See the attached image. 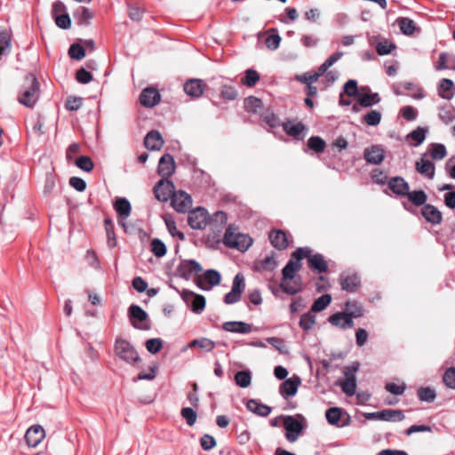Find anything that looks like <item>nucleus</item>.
<instances>
[{"label": "nucleus", "mask_w": 455, "mask_h": 455, "mask_svg": "<svg viewBox=\"0 0 455 455\" xmlns=\"http://www.w3.org/2000/svg\"><path fill=\"white\" fill-rule=\"evenodd\" d=\"M438 115L443 122L448 124L455 118V109L451 105L446 104L439 108Z\"/></svg>", "instance_id": "de8ad7c7"}, {"label": "nucleus", "mask_w": 455, "mask_h": 455, "mask_svg": "<svg viewBox=\"0 0 455 455\" xmlns=\"http://www.w3.org/2000/svg\"><path fill=\"white\" fill-rule=\"evenodd\" d=\"M157 173L162 177L161 180L171 181V154L165 153L159 160Z\"/></svg>", "instance_id": "7c9ffc66"}, {"label": "nucleus", "mask_w": 455, "mask_h": 455, "mask_svg": "<svg viewBox=\"0 0 455 455\" xmlns=\"http://www.w3.org/2000/svg\"><path fill=\"white\" fill-rule=\"evenodd\" d=\"M331 297L330 294H323L318 299L315 300L313 303L310 311L313 313L315 312H320L325 309L331 303Z\"/></svg>", "instance_id": "c03bdc74"}, {"label": "nucleus", "mask_w": 455, "mask_h": 455, "mask_svg": "<svg viewBox=\"0 0 455 455\" xmlns=\"http://www.w3.org/2000/svg\"><path fill=\"white\" fill-rule=\"evenodd\" d=\"M387 185L389 189L398 196H405L410 189L408 182L400 176L391 178Z\"/></svg>", "instance_id": "6ab92c4d"}, {"label": "nucleus", "mask_w": 455, "mask_h": 455, "mask_svg": "<svg viewBox=\"0 0 455 455\" xmlns=\"http://www.w3.org/2000/svg\"><path fill=\"white\" fill-rule=\"evenodd\" d=\"M45 437V432L40 425L30 427L25 435V439L28 446L36 447Z\"/></svg>", "instance_id": "2eb2a0df"}, {"label": "nucleus", "mask_w": 455, "mask_h": 455, "mask_svg": "<svg viewBox=\"0 0 455 455\" xmlns=\"http://www.w3.org/2000/svg\"><path fill=\"white\" fill-rule=\"evenodd\" d=\"M235 381L240 387H248L251 383V373L250 371H240L235 375Z\"/></svg>", "instance_id": "79ce46f5"}, {"label": "nucleus", "mask_w": 455, "mask_h": 455, "mask_svg": "<svg viewBox=\"0 0 455 455\" xmlns=\"http://www.w3.org/2000/svg\"><path fill=\"white\" fill-rule=\"evenodd\" d=\"M68 54L72 59L80 60L85 56V51L79 44H74L70 46Z\"/></svg>", "instance_id": "338daca9"}, {"label": "nucleus", "mask_w": 455, "mask_h": 455, "mask_svg": "<svg viewBox=\"0 0 455 455\" xmlns=\"http://www.w3.org/2000/svg\"><path fill=\"white\" fill-rule=\"evenodd\" d=\"M447 152L443 144H434L430 149L431 157L435 160H442L445 157Z\"/></svg>", "instance_id": "0e129e2a"}, {"label": "nucleus", "mask_w": 455, "mask_h": 455, "mask_svg": "<svg viewBox=\"0 0 455 455\" xmlns=\"http://www.w3.org/2000/svg\"><path fill=\"white\" fill-rule=\"evenodd\" d=\"M328 322L336 327H339L342 330L351 329L354 327V320L348 317L346 314L342 312L335 313L329 316Z\"/></svg>", "instance_id": "412c9836"}, {"label": "nucleus", "mask_w": 455, "mask_h": 455, "mask_svg": "<svg viewBox=\"0 0 455 455\" xmlns=\"http://www.w3.org/2000/svg\"><path fill=\"white\" fill-rule=\"evenodd\" d=\"M238 96L236 89L229 84H224L220 88V97L226 100H235Z\"/></svg>", "instance_id": "4d7b16f0"}, {"label": "nucleus", "mask_w": 455, "mask_h": 455, "mask_svg": "<svg viewBox=\"0 0 455 455\" xmlns=\"http://www.w3.org/2000/svg\"><path fill=\"white\" fill-rule=\"evenodd\" d=\"M154 195L159 202H168L171 199V181L160 180L154 187Z\"/></svg>", "instance_id": "dca6fc26"}, {"label": "nucleus", "mask_w": 455, "mask_h": 455, "mask_svg": "<svg viewBox=\"0 0 455 455\" xmlns=\"http://www.w3.org/2000/svg\"><path fill=\"white\" fill-rule=\"evenodd\" d=\"M115 352L120 359L131 364L140 360V356L133 346L124 339H116Z\"/></svg>", "instance_id": "39448f33"}, {"label": "nucleus", "mask_w": 455, "mask_h": 455, "mask_svg": "<svg viewBox=\"0 0 455 455\" xmlns=\"http://www.w3.org/2000/svg\"><path fill=\"white\" fill-rule=\"evenodd\" d=\"M188 221L193 229H204L209 224V214L204 208L197 207L188 212Z\"/></svg>", "instance_id": "9b49d317"}, {"label": "nucleus", "mask_w": 455, "mask_h": 455, "mask_svg": "<svg viewBox=\"0 0 455 455\" xmlns=\"http://www.w3.org/2000/svg\"><path fill=\"white\" fill-rule=\"evenodd\" d=\"M455 92V86L451 79L443 78L439 83L438 93L445 100H451Z\"/></svg>", "instance_id": "f704fd0d"}, {"label": "nucleus", "mask_w": 455, "mask_h": 455, "mask_svg": "<svg viewBox=\"0 0 455 455\" xmlns=\"http://www.w3.org/2000/svg\"><path fill=\"white\" fill-rule=\"evenodd\" d=\"M280 286L283 292L289 295H294L301 291L302 290V282L301 278L298 276V279H282L280 283Z\"/></svg>", "instance_id": "c85d7f7f"}, {"label": "nucleus", "mask_w": 455, "mask_h": 455, "mask_svg": "<svg viewBox=\"0 0 455 455\" xmlns=\"http://www.w3.org/2000/svg\"><path fill=\"white\" fill-rule=\"evenodd\" d=\"M244 108L249 113L257 114L263 108V104L259 98L251 96L244 100Z\"/></svg>", "instance_id": "4c0bfd02"}, {"label": "nucleus", "mask_w": 455, "mask_h": 455, "mask_svg": "<svg viewBox=\"0 0 455 455\" xmlns=\"http://www.w3.org/2000/svg\"><path fill=\"white\" fill-rule=\"evenodd\" d=\"M246 408L256 415L267 417L270 414L272 409L268 405L259 403L255 399H250L246 403Z\"/></svg>", "instance_id": "473e14b6"}, {"label": "nucleus", "mask_w": 455, "mask_h": 455, "mask_svg": "<svg viewBox=\"0 0 455 455\" xmlns=\"http://www.w3.org/2000/svg\"><path fill=\"white\" fill-rule=\"evenodd\" d=\"M416 171L422 176L433 180L435 177V164L428 159L422 157L419 161L416 162Z\"/></svg>", "instance_id": "a878e982"}, {"label": "nucleus", "mask_w": 455, "mask_h": 455, "mask_svg": "<svg viewBox=\"0 0 455 455\" xmlns=\"http://www.w3.org/2000/svg\"><path fill=\"white\" fill-rule=\"evenodd\" d=\"M311 249L308 247L298 248L291 253V257L282 270V279H298L296 273L301 268V259L307 257L311 253Z\"/></svg>", "instance_id": "7ed1b4c3"}, {"label": "nucleus", "mask_w": 455, "mask_h": 455, "mask_svg": "<svg viewBox=\"0 0 455 455\" xmlns=\"http://www.w3.org/2000/svg\"><path fill=\"white\" fill-rule=\"evenodd\" d=\"M284 132L298 140H303L306 135V126L301 122H287L283 124Z\"/></svg>", "instance_id": "4be33fe9"}, {"label": "nucleus", "mask_w": 455, "mask_h": 455, "mask_svg": "<svg viewBox=\"0 0 455 455\" xmlns=\"http://www.w3.org/2000/svg\"><path fill=\"white\" fill-rule=\"evenodd\" d=\"M259 80V75L258 72L250 68L245 71V76L242 78V83L248 87H252Z\"/></svg>", "instance_id": "864d4df0"}, {"label": "nucleus", "mask_w": 455, "mask_h": 455, "mask_svg": "<svg viewBox=\"0 0 455 455\" xmlns=\"http://www.w3.org/2000/svg\"><path fill=\"white\" fill-rule=\"evenodd\" d=\"M382 421L399 422L405 419L404 413L401 410H382Z\"/></svg>", "instance_id": "e433bc0d"}, {"label": "nucleus", "mask_w": 455, "mask_h": 455, "mask_svg": "<svg viewBox=\"0 0 455 455\" xmlns=\"http://www.w3.org/2000/svg\"><path fill=\"white\" fill-rule=\"evenodd\" d=\"M223 243L229 248L245 251L252 244V239L245 234L240 233L236 228L228 226L223 236Z\"/></svg>", "instance_id": "f03ea898"}, {"label": "nucleus", "mask_w": 455, "mask_h": 455, "mask_svg": "<svg viewBox=\"0 0 455 455\" xmlns=\"http://www.w3.org/2000/svg\"><path fill=\"white\" fill-rule=\"evenodd\" d=\"M422 215L427 221L432 224H439L442 221L441 212L431 204H425L423 206Z\"/></svg>", "instance_id": "2f4dec72"}, {"label": "nucleus", "mask_w": 455, "mask_h": 455, "mask_svg": "<svg viewBox=\"0 0 455 455\" xmlns=\"http://www.w3.org/2000/svg\"><path fill=\"white\" fill-rule=\"evenodd\" d=\"M11 50V35L7 30H0V55H6Z\"/></svg>", "instance_id": "49530a36"}, {"label": "nucleus", "mask_w": 455, "mask_h": 455, "mask_svg": "<svg viewBox=\"0 0 455 455\" xmlns=\"http://www.w3.org/2000/svg\"><path fill=\"white\" fill-rule=\"evenodd\" d=\"M417 395L421 402L432 403L436 397V393L434 388L426 387L419 388Z\"/></svg>", "instance_id": "37998d69"}, {"label": "nucleus", "mask_w": 455, "mask_h": 455, "mask_svg": "<svg viewBox=\"0 0 455 455\" xmlns=\"http://www.w3.org/2000/svg\"><path fill=\"white\" fill-rule=\"evenodd\" d=\"M301 380L299 377L293 375L290 379H286L280 386V394L284 398L288 396H293L298 391V387L300 385Z\"/></svg>", "instance_id": "a211bd4d"}, {"label": "nucleus", "mask_w": 455, "mask_h": 455, "mask_svg": "<svg viewBox=\"0 0 455 455\" xmlns=\"http://www.w3.org/2000/svg\"><path fill=\"white\" fill-rule=\"evenodd\" d=\"M220 274L214 269H209L202 276H196V284L204 291H209L212 286L218 285L220 282Z\"/></svg>", "instance_id": "f8f14e48"}, {"label": "nucleus", "mask_w": 455, "mask_h": 455, "mask_svg": "<svg viewBox=\"0 0 455 455\" xmlns=\"http://www.w3.org/2000/svg\"><path fill=\"white\" fill-rule=\"evenodd\" d=\"M202 271L201 265L196 260H181L177 266L175 275L186 280L192 279Z\"/></svg>", "instance_id": "6e6552de"}, {"label": "nucleus", "mask_w": 455, "mask_h": 455, "mask_svg": "<svg viewBox=\"0 0 455 455\" xmlns=\"http://www.w3.org/2000/svg\"><path fill=\"white\" fill-rule=\"evenodd\" d=\"M222 329L228 332L247 334L252 331V326L250 323H247L244 322L233 321V322H225L222 324Z\"/></svg>", "instance_id": "5701e85b"}, {"label": "nucleus", "mask_w": 455, "mask_h": 455, "mask_svg": "<svg viewBox=\"0 0 455 455\" xmlns=\"http://www.w3.org/2000/svg\"><path fill=\"white\" fill-rule=\"evenodd\" d=\"M227 221V213L222 211L215 212L212 216L209 215V224L215 225L216 227L223 226Z\"/></svg>", "instance_id": "bf43d9fd"}, {"label": "nucleus", "mask_w": 455, "mask_h": 455, "mask_svg": "<svg viewBox=\"0 0 455 455\" xmlns=\"http://www.w3.org/2000/svg\"><path fill=\"white\" fill-rule=\"evenodd\" d=\"M151 251L155 256L162 257L166 253V246L161 240L155 238L151 242Z\"/></svg>", "instance_id": "69168bd1"}, {"label": "nucleus", "mask_w": 455, "mask_h": 455, "mask_svg": "<svg viewBox=\"0 0 455 455\" xmlns=\"http://www.w3.org/2000/svg\"><path fill=\"white\" fill-rule=\"evenodd\" d=\"M379 101H380V97H379V93H377V92L364 93V94L360 95L358 98L359 105L363 108H370L373 105L379 103Z\"/></svg>", "instance_id": "58836bf2"}, {"label": "nucleus", "mask_w": 455, "mask_h": 455, "mask_svg": "<svg viewBox=\"0 0 455 455\" xmlns=\"http://www.w3.org/2000/svg\"><path fill=\"white\" fill-rule=\"evenodd\" d=\"M343 313L353 320L354 318H358L363 315V307L361 304L356 301H347Z\"/></svg>", "instance_id": "c9c22d12"}, {"label": "nucleus", "mask_w": 455, "mask_h": 455, "mask_svg": "<svg viewBox=\"0 0 455 455\" xmlns=\"http://www.w3.org/2000/svg\"><path fill=\"white\" fill-rule=\"evenodd\" d=\"M277 267L275 259V253L272 252L270 255L266 256L264 259L255 262V270L261 271H273Z\"/></svg>", "instance_id": "c756f323"}, {"label": "nucleus", "mask_w": 455, "mask_h": 455, "mask_svg": "<svg viewBox=\"0 0 455 455\" xmlns=\"http://www.w3.org/2000/svg\"><path fill=\"white\" fill-rule=\"evenodd\" d=\"M76 164L78 168L87 172H91L93 169V163L92 159L88 156H79L76 161Z\"/></svg>", "instance_id": "774afa93"}, {"label": "nucleus", "mask_w": 455, "mask_h": 455, "mask_svg": "<svg viewBox=\"0 0 455 455\" xmlns=\"http://www.w3.org/2000/svg\"><path fill=\"white\" fill-rule=\"evenodd\" d=\"M206 84L202 79L192 78L184 84L185 93L194 99L200 98L206 90Z\"/></svg>", "instance_id": "4468645a"}, {"label": "nucleus", "mask_w": 455, "mask_h": 455, "mask_svg": "<svg viewBox=\"0 0 455 455\" xmlns=\"http://www.w3.org/2000/svg\"><path fill=\"white\" fill-rule=\"evenodd\" d=\"M337 384L340 386L341 390L347 396H353L356 391V381H350L339 379Z\"/></svg>", "instance_id": "603ef678"}, {"label": "nucleus", "mask_w": 455, "mask_h": 455, "mask_svg": "<svg viewBox=\"0 0 455 455\" xmlns=\"http://www.w3.org/2000/svg\"><path fill=\"white\" fill-rule=\"evenodd\" d=\"M128 317L131 324L140 330H148V315L147 312L138 305L132 304L128 308Z\"/></svg>", "instance_id": "423d86ee"}, {"label": "nucleus", "mask_w": 455, "mask_h": 455, "mask_svg": "<svg viewBox=\"0 0 455 455\" xmlns=\"http://www.w3.org/2000/svg\"><path fill=\"white\" fill-rule=\"evenodd\" d=\"M307 146L315 152L321 153L324 150L326 144L322 138L318 136H313L308 139Z\"/></svg>", "instance_id": "6e6d98bb"}, {"label": "nucleus", "mask_w": 455, "mask_h": 455, "mask_svg": "<svg viewBox=\"0 0 455 455\" xmlns=\"http://www.w3.org/2000/svg\"><path fill=\"white\" fill-rule=\"evenodd\" d=\"M325 417L329 424L339 426L341 418V410L338 407H331L326 411Z\"/></svg>", "instance_id": "3c124183"}, {"label": "nucleus", "mask_w": 455, "mask_h": 455, "mask_svg": "<svg viewBox=\"0 0 455 455\" xmlns=\"http://www.w3.org/2000/svg\"><path fill=\"white\" fill-rule=\"evenodd\" d=\"M339 283L342 290L348 292H355L360 285V278L357 275H340Z\"/></svg>", "instance_id": "cd10ccee"}, {"label": "nucleus", "mask_w": 455, "mask_h": 455, "mask_svg": "<svg viewBox=\"0 0 455 455\" xmlns=\"http://www.w3.org/2000/svg\"><path fill=\"white\" fill-rule=\"evenodd\" d=\"M40 84L33 74H28L20 86L18 101L28 108H33L39 100Z\"/></svg>", "instance_id": "f257e3e1"}, {"label": "nucleus", "mask_w": 455, "mask_h": 455, "mask_svg": "<svg viewBox=\"0 0 455 455\" xmlns=\"http://www.w3.org/2000/svg\"><path fill=\"white\" fill-rule=\"evenodd\" d=\"M140 101L142 106L152 108L160 101V93L154 88H146L140 93Z\"/></svg>", "instance_id": "f3484780"}, {"label": "nucleus", "mask_w": 455, "mask_h": 455, "mask_svg": "<svg viewBox=\"0 0 455 455\" xmlns=\"http://www.w3.org/2000/svg\"><path fill=\"white\" fill-rule=\"evenodd\" d=\"M244 288V277L242 274L238 273L234 277L231 291L224 297V302L228 305H231L239 301Z\"/></svg>", "instance_id": "9d476101"}, {"label": "nucleus", "mask_w": 455, "mask_h": 455, "mask_svg": "<svg viewBox=\"0 0 455 455\" xmlns=\"http://www.w3.org/2000/svg\"><path fill=\"white\" fill-rule=\"evenodd\" d=\"M307 263L308 267L317 273H324L328 270V264L324 259V257L320 253H315L314 255L308 254Z\"/></svg>", "instance_id": "393cba45"}, {"label": "nucleus", "mask_w": 455, "mask_h": 455, "mask_svg": "<svg viewBox=\"0 0 455 455\" xmlns=\"http://www.w3.org/2000/svg\"><path fill=\"white\" fill-rule=\"evenodd\" d=\"M359 370V363L354 362L350 365H347L343 368V374L345 379L350 381H356V372Z\"/></svg>", "instance_id": "13d9d810"}, {"label": "nucleus", "mask_w": 455, "mask_h": 455, "mask_svg": "<svg viewBox=\"0 0 455 455\" xmlns=\"http://www.w3.org/2000/svg\"><path fill=\"white\" fill-rule=\"evenodd\" d=\"M188 347H198L203 351L211 352L215 347V342L208 338H200L193 339L182 351H186Z\"/></svg>", "instance_id": "72a5a7b5"}, {"label": "nucleus", "mask_w": 455, "mask_h": 455, "mask_svg": "<svg viewBox=\"0 0 455 455\" xmlns=\"http://www.w3.org/2000/svg\"><path fill=\"white\" fill-rule=\"evenodd\" d=\"M427 132V129L423 127H418L409 134V137L415 141L414 146H419L423 143Z\"/></svg>", "instance_id": "052dcab7"}, {"label": "nucleus", "mask_w": 455, "mask_h": 455, "mask_svg": "<svg viewBox=\"0 0 455 455\" xmlns=\"http://www.w3.org/2000/svg\"><path fill=\"white\" fill-rule=\"evenodd\" d=\"M443 380L448 388L455 389V367H451L445 371Z\"/></svg>", "instance_id": "680f3d73"}, {"label": "nucleus", "mask_w": 455, "mask_h": 455, "mask_svg": "<svg viewBox=\"0 0 455 455\" xmlns=\"http://www.w3.org/2000/svg\"><path fill=\"white\" fill-rule=\"evenodd\" d=\"M144 145L149 150H160L164 145V140L157 131H151L146 135Z\"/></svg>", "instance_id": "bb28decb"}, {"label": "nucleus", "mask_w": 455, "mask_h": 455, "mask_svg": "<svg viewBox=\"0 0 455 455\" xmlns=\"http://www.w3.org/2000/svg\"><path fill=\"white\" fill-rule=\"evenodd\" d=\"M397 24H398L400 30L404 35H408V36L412 35L415 31L414 21L412 20H411L410 18H406V17L399 18L397 20Z\"/></svg>", "instance_id": "a18cd8bd"}, {"label": "nucleus", "mask_w": 455, "mask_h": 455, "mask_svg": "<svg viewBox=\"0 0 455 455\" xmlns=\"http://www.w3.org/2000/svg\"><path fill=\"white\" fill-rule=\"evenodd\" d=\"M381 113L378 110H371L363 116V121L370 126H377L381 122Z\"/></svg>", "instance_id": "8fccbe9b"}, {"label": "nucleus", "mask_w": 455, "mask_h": 455, "mask_svg": "<svg viewBox=\"0 0 455 455\" xmlns=\"http://www.w3.org/2000/svg\"><path fill=\"white\" fill-rule=\"evenodd\" d=\"M271 244L277 250L283 251L289 245L288 237L283 230H273L269 233Z\"/></svg>", "instance_id": "b1692460"}, {"label": "nucleus", "mask_w": 455, "mask_h": 455, "mask_svg": "<svg viewBox=\"0 0 455 455\" xmlns=\"http://www.w3.org/2000/svg\"><path fill=\"white\" fill-rule=\"evenodd\" d=\"M192 205L191 196L183 190H175L172 185V209L178 212L186 213L192 209Z\"/></svg>", "instance_id": "0eeeda50"}, {"label": "nucleus", "mask_w": 455, "mask_h": 455, "mask_svg": "<svg viewBox=\"0 0 455 455\" xmlns=\"http://www.w3.org/2000/svg\"><path fill=\"white\" fill-rule=\"evenodd\" d=\"M180 413L189 427L195 425L197 419V415L196 412L192 408L185 407L181 410Z\"/></svg>", "instance_id": "e2e57ef3"}, {"label": "nucleus", "mask_w": 455, "mask_h": 455, "mask_svg": "<svg viewBox=\"0 0 455 455\" xmlns=\"http://www.w3.org/2000/svg\"><path fill=\"white\" fill-rule=\"evenodd\" d=\"M114 208L121 217L118 220V224L126 230V223L124 219L127 218L131 213L132 207L130 202L125 198H117L115 202Z\"/></svg>", "instance_id": "aec40b11"}, {"label": "nucleus", "mask_w": 455, "mask_h": 455, "mask_svg": "<svg viewBox=\"0 0 455 455\" xmlns=\"http://www.w3.org/2000/svg\"><path fill=\"white\" fill-rule=\"evenodd\" d=\"M104 223L108 237V244L110 248H113L116 245V238L114 233L113 221L110 219H106Z\"/></svg>", "instance_id": "5fc2aeb1"}, {"label": "nucleus", "mask_w": 455, "mask_h": 455, "mask_svg": "<svg viewBox=\"0 0 455 455\" xmlns=\"http://www.w3.org/2000/svg\"><path fill=\"white\" fill-rule=\"evenodd\" d=\"M299 324L303 331H310L315 324V315L313 314L312 311H308L303 314L300 317Z\"/></svg>", "instance_id": "a19ab883"}, {"label": "nucleus", "mask_w": 455, "mask_h": 455, "mask_svg": "<svg viewBox=\"0 0 455 455\" xmlns=\"http://www.w3.org/2000/svg\"><path fill=\"white\" fill-rule=\"evenodd\" d=\"M376 52L379 55H387L392 52L393 50L395 49V44L387 39H384L379 41L376 44Z\"/></svg>", "instance_id": "09e8293b"}, {"label": "nucleus", "mask_w": 455, "mask_h": 455, "mask_svg": "<svg viewBox=\"0 0 455 455\" xmlns=\"http://www.w3.org/2000/svg\"><path fill=\"white\" fill-rule=\"evenodd\" d=\"M364 160L371 164L379 165L385 158V149L382 145H372L363 151Z\"/></svg>", "instance_id": "ddd939ff"}, {"label": "nucleus", "mask_w": 455, "mask_h": 455, "mask_svg": "<svg viewBox=\"0 0 455 455\" xmlns=\"http://www.w3.org/2000/svg\"><path fill=\"white\" fill-rule=\"evenodd\" d=\"M305 418L301 414L283 416L285 437L290 443L296 442L305 428Z\"/></svg>", "instance_id": "20e7f679"}, {"label": "nucleus", "mask_w": 455, "mask_h": 455, "mask_svg": "<svg viewBox=\"0 0 455 455\" xmlns=\"http://www.w3.org/2000/svg\"><path fill=\"white\" fill-rule=\"evenodd\" d=\"M405 196L416 206H424L427 199V194L423 190H414L411 192L409 189Z\"/></svg>", "instance_id": "ea45409f"}, {"label": "nucleus", "mask_w": 455, "mask_h": 455, "mask_svg": "<svg viewBox=\"0 0 455 455\" xmlns=\"http://www.w3.org/2000/svg\"><path fill=\"white\" fill-rule=\"evenodd\" d=\"M183 301L196 314H201L205 307V298L188 290L180 293Z\"/></svg>", "instance_id": "1a4fd4ad"}]
</instances>
